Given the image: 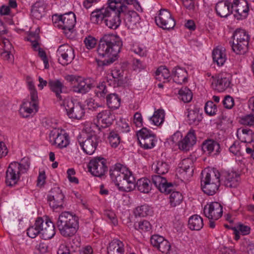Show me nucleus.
Returning a JSON list of instances; mask_svg holds the SVG:
<instances>
[{"label":"nucleus","instance_id":"obj_1","mask_svg":"<svg viewBox=\"0 0 254 254\" xmlns=\"http://www.w3.org/2000/svg\"><path fill=\"white\" fill-rule=\"evenodd\" d=\"M121 0H108L107 3L100 8H96L90 14L91 22L95 24H104L111 29H117L121 24L122 16L119 12H121ZM128 4L138 5L136 0H124Z\"/></svg>","mask_w":254,"mask_h":254},{"label":"nucleus","instance_id":"obj_2","mask_svg":"<svg viewBox=\"0 0 254 254\" xmlns=\"http://www.w3.org/2000/svg\"><path fill=\"white\" fill-rule=\"evenodd\" d=\"M123 46L121 39L113 34H105L99 41L97 53L101 58L105 59L101 61L103 65H108L116 60Z\"/></svg>","mask_w":254,"mask_h":254},{"label":"nucleus","instance_id":"obj_3","mask_svg":"<svg viewBox=\"0 0 254 254\" xmlns=\"http://www.w3.org/2000/svg\"><path fill=\"white\" fill-rule=\"evenodd\" d=\"M109 173L111 179L120 190L128 192L135 189V178L124 165L116 164L110 168Z\"/></svg>","mask_w":254,"mask_h":254},{"label":"nucleus","instance_id":"obj_4","mask_svg":"<svg viewBox=\"0 0 254 254\" xmlns=\"http://www.w3.org/2000/svg\"><path fill=\"white\" fill-rule=\"evenodd\" d=\"M201 188L204 193L213 195L220 185V173L216 169L203 170L201 173Z\"/></svg>","mask_w":254,"mask_h":254},{"label":"nucleus","instance_id":"obj_5","mask_svg":"<svg viewBox=\"0 0 254 254\" xmlns=\"http://www.w3.org/2000/svg\"><path fill=\"white\" fill-rule=\"evenodd\" d=\"M61 234L64 237L73 236L79 228L78 219L68 211L62 212L57 222Z\"/></svg>","mask_w":254,"mask_h":254},{"label":"nucleus","instance_id":"obj_6","mask_svg":"<svg viewBox=\"0 0 254 254\" xmlns=\"http://www.w3.org/2000/svg\"><path fill=\"white\" fill-rule=\"evenodd\" d=\"M133 5L134 7L137 9V7H139V4L136 6L133 4H128L124 0H120V7L121 12H119V15L122 16V20L124 21L125 26L130 29H135L137 27L139 24L140 18L139 14L133 10L131 6Z\"/></svg>","mask_w":254,"mask_h":254},{"label":"nucleus","instance_id":"obj_7","mask_svg":"<svg viewBox=\"0 0 254 254\" xmlns=\"http://www.w3.org/2000/svg\"><path fill=\"white\" fill-rule=\"evenodd\" d=\"M30 163L13 162L11 163L6 172L5 183L7 186L12 187L17 184L21 174H23L29 169Z\"/></svg>","mask_w":254,"mask_h":254},{"label":"nucleus","instance_id":"obj_8","mask_svg":"<svg viewBox=\"0 0 254 254\" xmlns=\"http://www.w3.org/2000/svg\"><path fill=\"white\" fill-rule=\"evenodd\" d=\"M55 27H58L64 31L69 32L74 28L76 23L75 14L72 12H69L64 14H56L53 17V20Z\"/></svg>","mask_w":254,"mask_h":254},{"label":"nucleus","instance_id":"obj_9","mask_svg":"<svg viewBox=\"0 0 254 254\" xmlns=\"http://www.w3.org/2000/svg\"><path fill=\"white\" fill-rule=\"evenodd\" d=\"M49 141L52 145L62 149L66 147L69 143V135L64 129L55 128L51 130Z\"/></svg>","mask_w":254,"mask_h":254},{"label":"nucleus","instance_id":"obj_10","mask_svg":"<svg viewBox=\"0 0 254 254\" xmlns=\"http://www.w3.org/2000/svg\"><path fill=\"white\" fill-rule=\"evenodd\" d=\"M64 195L59 187L52 189L47 195V200L49 205L54 210L64 208Z\"/></svg>","mask_w":254,"mask_h":254},{"label":"nucleus","instance_id":"obj_11","mask_svg":"<svg viewBox=\"0 0 254 254\" xmlns=\"http://www.w3.org/2000/svg\"><path fill=\"white\" fill-rule=\"evenodd\" d=\"M220 173V180L222 184L227 188H236L240 184V175L233 170H222Z\"/></svg>","mask_w":254,"mask_h":254},{"label":"nucleus","instance_id":"obj_12","mask_svg":"<svg viewBox=\"0 0 254 254\" xmlns=\"http://www.w3.org/2000/svg\"><path fill=\"white\" fill-rule=\"evenodd\" d=\"M137 136L140 146L146 149L153 148L155 145L156 136L152 131L143 127L137 132Z\"/></svg>","mask_w":254,"mask_h":254},{"label":"nucleus","instance_id":"obj_13","mask_svg":"<svg viewBox=\"0 0 254 254\" xmlns=\"http://www.w3.org/2000/svg\"><path fill=\"white\" fill-rule=\"evenodd\" d=\"M57 56L59 57L58 61L64 66L70 64L75 58L73 49L68 44L60 46L57 51Z\"/></svg>","mask_w":254,"mask_h":254},{"label":"nucleus","instance_id":"obj_14","mask_svg":"<svg viewBox=\"0 0 254 254\" xmlns=\"http://www.w3.org/2000/svg\"><path fill=\"white\" fill-rule=\"evenodd\" d=\"M64 106L68 117L70 119L80 120L84 115L85 112L82 104L76 101H67Z\"/></svg>","mask_w":254,"mask_h":254},{"label":"nucleus","instance_id":"obj_15","mask_svg":"<svg viewBox=\"0 0 254 254\" xmlns=\"http://www.w3.org/2000/svg\"><path fill=\"white\" fill-rule=\"evenodd\" d=\"M231 76L229 73H220L215 76H212L211 86L213 89L223 92L230 87Z\"/></svg>","mask_w":254,"mask_h":254},{"label":"nucleus","instance_id":"obj_16","mask_svg":"<svg viewBox=\"0 0 254 254\" xmlns=\"http://www.w3.org/2000/svg\"><path fill=\"white\" fill-rule=\"evenodd\" d=\"M193 160H182L178 164L177 175L182 181L189 180L193 174Z\"/></svg>","mask_w":254,"mask_h":254},{"label":"nucleus","instance_id":"obj_17","mask_svg":"<svg viewBox=\"0 0 254 254\" xmlns=\"http://www.w3.org/2000/svg\"><path fill=\"white\" fill-rule=\"evenodd\" d=\"M155 21L156 24L163 29H173L176 25L175 21L170 12L165 9L160 10L159 14L155 17Z\"/></svg>","mask_w":254,"mask_h":254},{"label":"nucleus","instance_id":"obj_18","mask_svg":"<svg viewBox=\"0 0 254 254\" xmlns=\"http://www.w3.org/2000/svg\"><path fill=\"white\" fill-rule=\"evenodd\" d=\"M231 9L236 13L234 14L238 20H242L245 18L249 10L248 2L246 0H234L232 4Z\"/></svg>","mask_w":254,"mask_h":254},{"label":"nucleus","instance_id":"obj_19","mask_svg":"<svg viewBox=\"0 0 254 254\" xmlns=\"http://www.w3.org/2000/svg\"><path fill=\"white\" fill-rule=\"evenodd\" d=\"M99 140V137L94 133L87 135L84 141H81L78 139L79 143L83 151L89 155H91L95 152Z\"/></svg>","mask_w":254,"mask_h":254},{"label":"nucleus","instance_id":"obj_20","mask_svg":"<svg viewBox=\"0 0 254 254\" xmlns=\"http://www.w3.org/2000/svg\"><path fill=\"white\" fill-rule=\"evenodd\" d=\"M151 182L161 192L168 194L174 188V184L168 183L165 177L160 175H153L151 177Z\"/></svg>","mask_w":254,"mask_h":254},{"label":"nucleus","instance_id":"obj_21","mask_svg":"<svg viewBox=\"0 0 254 254\" xmlns=\"http://www.w3.org/2000/svg\"><path fill=\"white\" fill-rule=\"evenodd\" d=\"M203 212L209 219L216 220L222 215V206L219 202H212L204 206Z\"/></svg>","mask_w":254,"mask_h":254},{"label":"nucleus","instance_id":"obj_22","mask_svg":"<svg viewBox=\"0 0 254 254\" xmlns=\"http://www.w3.org/2000/svg\"><path fill=\"white\" fill-rule=\"evenodd\" d=\"M106 161V160H90L88 165L89 171L94 176L100 177L103 176L108 169Z\"/></svg>","mask_w":254,"mask_h":254},{"label":"nucleus","instance_id":"obj_23","mask_svg":"<svg viewBox=\"0 0 254 254\" xmlns=\"http://www.w3.org/2000/svg\"><path fill=\"white\" fill-rule=\"evenodd\" d=\"M115 115L110 110L99 112L97 116V126L99 129L107 128L111 126L115 120Z\"/></svg>","mask_w":254,"mask_h":254},{"label":"nucleus","instance_id":"obj_24","mask_svg":"<svg viewBox=\"0 0 254 254\" xmlns=\"http://www.w3.org/2000/svg\"><path fill=\"white\" fill-rule=\"evenodd\" d=\"M202 151L212 157H217L221 152L219 143L211 139L204 140L201 144Z\"/></svg>","mask_w":254,"mask_h":254},{"label":"nucleus","instance_id":"obj_25","mask_svg":"<svg viewBox=\"0 0 254 254\" xmlns=\"http://www.w3.org/2000/svg\"><path fill=\"white\" fill-rule=\"evenodd\" d=\"M196 141L195 131L190 129L184 138L179 142V148L182 150L189 151L196 143Z\"/></svg>","mask_w":254,"mask_h":254},{"label":"nucleus","instance_id":"obj_26","mask_svg":"<svg viewBox=\"0 0 254 254\" xmlns=\"http://www.w3.org/2000/svg\"><path fill=\"white\" fill-rule=\"evenodd\" d=\"M94 87L93 80L90 78L83 79L78 77L76 83L73 88L74 92L81 94H85Z\"/></svg>","mask_w":254,"mask_h":254},{"label":"nucleus","instance_id":"obj_27","mask_svg":"<svg viewBox=\"0 0 254 254\" xmlns=\"http://www.w3.org/2000/svg\"><path fill=\"white\" fill-rule=\"evenodd\" d=\"M55 234L54 223L49 218H46L42 227L41 238L44 240L51 239L55 236Z\"/></svg>","mask_w":254,"mask_h":254},{"label":"nucleus","instance_id":"obj_28","mask_svg":"<svg viewBox=\"0 0 254 254\" xmlns=\"http://www.w3.org/2000/svg\"><path fill=\"white\" fill-rule=\"evenodd\" d=\"M188 72L183 68L180 67H174L172 71V78L173 81L178 84H183L188 81Z\"/></svg>","mask_w":254,"mask_h":254},{"label":"nucleus","instance_id":"obj_29","mask_svg":"<svg viewBox=\"0 0 254 254\" xmlns=\"http://www.w3.org/2000/svg\"><path fill=\"white\" fill-rule=\"evenodd\" d=\"M237 136L242 141L247 143L254 142V133L247 127H241L237 130Z\"/></svg>","mask_w":254,"mask_h":254},{"label":"nucleus","instance_id":"obj_30","mask_svg":"<svg viewBox=\"0 0 254 254\" xmlns=\"http://www.w3.org/2000/svg\"><path fill=\"white\" fill-rule=\"evenodd\" d=\"M188 122L190 125L196 126L201 121L203 117L198 108L188 109L187 114Z\"/></svg>","mask_w":254,"mask_h":254},{"label":"nucleus","instance_id":"obj_31","mask_svg":"<svg viewBox=\"0 0 254 254\" xmlns=\"http://www.w3.org/2000/svg\"><path fill=\"white\" fill-rule=\"evenodd\" d=\"M44 222V220L42 218L38 217L34 224L27 230V235L31 238H35L38 235L41 236L42 227Z\"/></svg>","mask_w":254,"mask_h":254},{"label":"nucleus","instance_id":"obj_32","mask_svg":"<svg viewBox=\"0 0 254 254\" xmlns=\"http://www.w3.org/2000/svg\"><path fill=\"white\" fill-rule=\"evenodd\" d=\"M48 86L50 90L55 94L57 99L60 101L63 100V99L61 93H63L64 88L63 83L58 79L50 80L48 82Z\"/></svg>","mask_w":254,"mask_h":254},{"label":"nucleus","instance_id":"obj_33","mask_svg":"<svg viewBox=\"0 0 254 254\" xmlns=\"http://www.w3.org/2000/svg\"><path fill=\"white\" fill-rule=\"evenodd\" d=\"M230 4L228 1L218 2L215 6V10L217 15L221 17H227L232 12V10L230 7Z\"/></svg>","mask_w":254,"mask_h":254},{"label":"nucleus","instance_id":"obj_34","mask_svg":"<svg viewBox=\"0 0 254 254\" xmlns=\"http://www.w3.org/2000/svg\"><path fill=\"white\" fill-rule=\"evenodd\" d=\"M45 9L46 5L44 1H37L32 6L31 15L34 18L40 19L45 15Z\"/></svg>","mask_w":254,"mask_h":254},{"label":"nucleus","instance_id":"obj_35","mask_svg":"<svg viewBox=\"0 0 254 254\" xmlns=\"http://www.w3.org/2000/svg\"><path fill=\"white\" fill-rule=\"evenodd\" d=\"M108 254H124L125 245L119 240L112 241L108 247Z\"/></svg>","mask_w":254,"mask_h":254},{"label":"nucleus","instance_id":"obj_36","mask_svg":"<svg viewBox=\"0 0 254 254\" xmlns=\"http://www.w3.org/2000/svg\"><path fill=\"white\" fill-rule=\"evenodd\" d=\"M134 185L135 188L136 187L138 191L144 193H148L152 190L151 180L146 178L138 180Z\"/></svg>","mask_w":254,"mask_h":254},{"label":"nucleus","instance_id":"obj_37","mask_svg":"<svg viewBox=\"0 0 254 254\" xmlns=\"http://www.w3.org/2000/svg\"><path fill=\"white\" fill-rule=\"evenodd\" d=\"M212 58L214 63L218 65L222 66L226 60V56L225 50L215 48L212 52Z\"/></svg>","mask_w":254,"mask_h":254},{"label":"nucleus","instance_id":"obj_38","mask_svg":"<svg viewBox=\"0 0 254 254\" xmlns=\"http://www.w3.org/2000/svg\"><path fill=\"white\" fill-rule=\"evenodd\" d=\"M37 103H31V102H24L21 106L19 110V113L24 118H27L33 113L34 109L37 110Z\"/></svg>","mask_w":254,"mask_h":254},{"label":"nucleus","instance_id":"obj_39","mask_svg":"<svg viewBox=\"0 0 254 254\" xmlns=\"http://www.w3.org/2000/svg\"><path fill=\"white\" fill-rule=\"evenodd\" d=\"M203 225L202 218L198 215H194L189 219V227L191 230L199 231L203 227Z\"/></svg>","mask_w":254,"mask_h":254},{"label":"nucleus","instance_id":"obj_40","mask_svg":"<svg viewBox=\"0 0 254 254\" xmlns=\"http://www.w3.org/2000/svg\"><path fill=\"white\" fill-rule=\"evenodd\" d=\"M112 80L108 79L101 82H100L97 86L95 93L98 97H104L109 92L108 85L111 86Z\"/></svg>","mask_w":254,"mask_h":254},{"label":"nucleus","instance_id":"obj_41","mask_svg":"<svg viewBox=\"0 0 254 254\" xmlns=\"http://www.w3.org/2000/svg\"><path fill=\"white\" fill-rule=\"evenodd\" d=\"M155 76L156 79L160 81L163 79L164 82H169L172 78L169 69L165 66H160L158 68L155 72Z\"/></svg>","mask_w":254,"mask_h":254},{"label":"nucleus","instance_id":"obj_42","mask_svg":"<svg viewBox=\"0 0 254 254\" xmlns=\"http://www.w3.org/2000/svg\"><path fill=\"white\" fill-rule=\"evenodd\" d=\"M107 104L112 109H118L121 104V99L116 93L110 94L106 97Z\"/></svg>","mask_w":254,"mask_h":254},{"label":"nucleus","instance_id":"obj_43","mask_svg":"<svg viewBox=\"0 0 254 254\" xmlns=\"http://www.w3.org/2000/svg\"><path fill=\"white\" fill-rule=\"evenodd\" d=\"M249 43L233 42L232 48L233 51L238 55H244L248 50Z\"/></svg>","mask_w":254,"mask_h":254},{"label":"nucleus","instance_id":"obj_44","mask_svg":"<svg viewBox=\"0 0 254 254\" xmlns=\"http://www.w3.org/2000/svg\"><path fill=\"white\" fill-rule=\"evenodd\" d=\"M2 44L3 45V52L1 53V56L4 60L10 59V53L13 49L11 44L9 41L6 38L2 39Z\"/></svg>","mask_w":254,"mask_h":254},{"label":"nucleus","instance_id":"obj_45","mask_svg":"<svg viewBox=\"0 0 254 254\" xmlns=\"http://www.w3.org/2000/svg\"><path fill=\"white\" fill-rule=\"evenodd\" d=\"M233 42H242L249 43L250 36L244 29H238L233 34Z\"/></svg>","mask_w":254,"mask_h":254},{"label":"nucleus","instance_id":"obj_46","mask_svg":"<svg viewBox=\"0 0 254 254\" xmlns=\"http://www.w3.org/2000/svg\"><path fill=\"white\" fill-rule=\"evenodd\" d=\"M155 171L160 175H163L167 173L169 171L170 166L166 160H158L155 165Z\"/></svg>","mask_w":254,"mask_h":254},{"label":"nucleus","instance_id":"obj_47","mask_svg":"<svg viewBox=\"0 0 254 254\" xmlns=\"http://www.w3.org/2000/svg\"><path fill=\"white\" fill-rule=\"evenodd\" d=\"M165 113L163 110H158L154 112L153 115L150 117L149 120L155 126H159L164 121Z\"/></svg>","mask_w":254,"mask_h":254},{"label":"nucleus","instance_id":"obj_48","mask_svg":"<svg viewBox=\"0 0 254 254\" xmlns=\"http://www.w3.org/2000/svg\"><path fill=\"white\" fill-rule=\"evenodd\" d=\"M152 212V209L148 205L144 204L137 207L134 213L136 216L146 217L151 215Z\"/></svg>","mask_w":254,"mask_h":254},{"label":"nucleus","instance_id":"obj_49","mask_svg":"<svg viewBox=\"0 0 254 254\" xmlns=\"http://www.w3.org/2000/svg\"><path fill=\"white\" fill-rule=\"evenodd\" d=\"M179 98L184 103L190 102L192 98V93L187 87H182L179 91Z\"/></svg>","mask_w":254,"mask_h":254},{"label":"nucleus","instance_id":"obj_50","mask_svg":"<svg viewBox=\"0 0 254 254\" xmlns=\"http://www.w3.org/2000/svg\"><path fill=\"white\" fill-rule=\"evenodd\" d=\"M169 198L170 205L172 207H176L181 203L183 197L180 192L173 191L171 193Z\"/></svg>","mask_w":254,"mask_h":254},{"label":"nucleus","instance_id":"obj_51","mask_svg":"<svg viewBox=\"0 0 254 254\" xmlns=\"http://www.w3.org/2000/svg\"><path fill=\"white\" fill-rule=\"evenodd\" d=\"M109 142L113 148H116L121 142V137L119 134L115 131L110 132L108 137Z\"/></svg>","mask_w":254,"mask_h":254},{"label":"nucleus","instance_id":"obj_52","mask_svg":"<svg viewBox=\"0 0 254 254\" xmlns=\"http://www.w3.org/2000/svg\"><path fill=\"white\" fill-rule=\"evenodd\" d=\"M205 113L209 116H213L216 114L217 107L211 101H207L204 107Z\"/></svg>","mask_w":254,"mask_h":254},{"label":"nucleus","instance_id":"obj_53","mask_svg":"<svg viewBox=\"0 0 254 254\" xmlns=\"http://www.w3.org/2000/svg\"><path fill=\"white\" fill-rule=\"evenodd\" d=\"M240 123L245 126H254V114L242 117L240 120Z\"/></svg>","mask_w":254,"mask_h":254},{"label":"nucleus","instance_id":"obj_54","mask_svg":"<svg viewBox=\"0 0 254 254\" xmlns=\"http://www.w3.org/2000/svg\"><path fill=\"white\" fill-rule=\"evenodd\" d=\"M135 227L136 229L146 232L150 230L151 225L148 221L143 220L139 222L137 225L135 224Z\"/></svg>","mask_w":254,"mask_h":254},{"label":"nucleus","instance_id":"obj_55","mask_svg":"<svg viewBox=\"0 0 254 254\" xmlns=\"http://www.w3.org/2000/svg\"><path fill=\"white\" fill-rule=\"evenodd\" d=\"M222 104L226 109H231L235 105L234 99L230 95H226L222 101Z\"/></svg>","mask_w":254,"mask_h":254},{"label":"nucleus","instance_id":"obj_56","mask_svg":"<svg viewBox=\"0 0 254 254\" xmlns=\"http://www.w3.org/2000/svg\"><path fill=\"white\" fill-rule=\"evenodd\" d=\"M164 240L165 238L160 235H154L150 238V243L153 247L157 249Z\"/></svg>","mask_w":254,"mask_h":254},{"label":"nucleus","instance_id":"obj_57","mask_svg":"<svg viewBox=\"0 0 254 254\" xmlns=\"http://www.w3.org/2000/svg\"><path fill=\"white\" fill-rule=\"evenodd\" d=\"M157 249L161 253L167 254L170 251L171 245L170 243L166 239L162 242L160 245L159 246Z\"/></svg>","mask_w":254,"mask_h":254},{"label":"nucleus","instance_id":"obj_58","mask_svg":"<svg viewBox=\"0 0 254 254\" xmlns=\"http://www.w3.org/2000/svg\"><path fill=\"white\" fill-rule=\"evenodd\" d=\"M86 48L88 49L93 48L97 43L96 39L91 36L86 37L84 40Z\"/></svg>","mask_w":254,"mask_h":254},{"label":"nucleus","instance_id":"obj_59","mask_svg":"<svg viewBox=\"0 0 254 254\" xmlns=\"http://www.w3.org/2000/svg\"><path fill=\"white\" fill-rule=\"evenodd\" d=\"M86 105L88 109L91 110H96L98 108L101 107L102 106L95 102V100L90 98L86 100Z\"/></svg>","mask_w":254,"mask_h":254},{"label":"nucleus","instance_id":"obj_60","mask_svg":"<svg viewBox=\"0 0 254 254\" xmlns=\"http://www.w3.org/2000/svg\"><path fill=\"white\" fill-rule=\"evenodd\" d=\"M119 129L123 133L128 132L130 131V127L128 124L125 120H121L119 124Z\"/></svg>","mask_w":254,"mask_h":254},{"label":"nucleus","instance_id":"obj_61","mask_svg":"<svg viewBox=\"0 0 254 254\" xmlns=\"http://www.w3.org/2000/svg\"><path fill=\"white\" fill-rule=\"evenodd\" d=\"M184 6L190 11H193L195 8L194 0H182Z\"/></svg>","mask_w":254,"mask_h":254},{"label":"nucleus","instance_id":"obj_62","mask_svg":"<svg viewBox=\"0 0 254 254\" xmlns=\"http://www.w3.org/2000/svg\"><path fill=\"white\" fill-rule=\"evenodd\" d=\"M38 55L41 58L42 60L43 61L44 64L45 68H48L49 67L48 59L47 58L46 52L42 50L41 48H39L38 52Z\"/></svg>","mask_w":254,"mask_h":254},{"label":"nucleus","instance_id":"obj_63","mask_svg":"<svg viewBox=\"0 0 254 254\" xmlns=\"http://www.w3.org/2000/svg\"><path fill=\"white\" fill-rule=\"evenodd\" d=\"M133 123L136 127H141L142 126V118L139 112H136L133 116Z\"/></svg>","mask_w":254,"mask_h":254},{"label":"nucleus","instance_id":"obj_64","mask_svg":"<svg viewBox=\"0 0 254 254\" xmlns=\"http://www.w3.org/2000/svg\"><path fill=\"white\" fill-rule=\"evenodd\" d=\"M237 229L238 231H240L243 235H248L250 233L251 228L247 225L243 224H239Z\"/></svg>","mask_w":254,"mask_h":254}]
</instances>
